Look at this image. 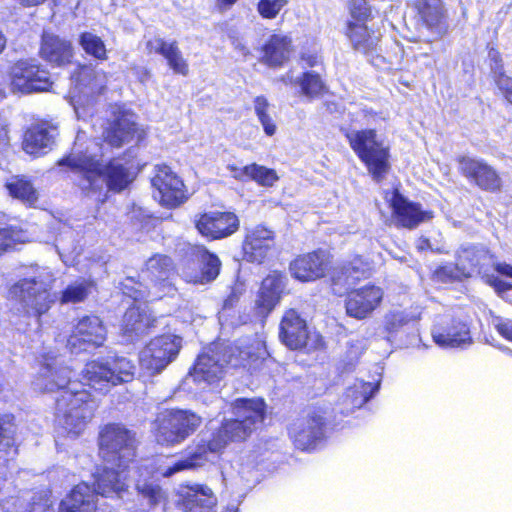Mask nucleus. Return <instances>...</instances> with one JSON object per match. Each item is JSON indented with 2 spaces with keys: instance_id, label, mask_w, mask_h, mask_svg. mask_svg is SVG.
Here are the masks:
<instances>
[{
  "instance_id": "1",
  "label": "nucleus",
  "mask_w": 512,
  "mask_h": 512,
  "mask_svg": "<svg viewBox=\"0 0 512 512\" xmlns=\"http://www.w3.org/2000/svg\"><path fill=\"white\" fill-rule=\"evenodd\" d=\"M70 375V369L61 366L57 356L49 352L40 358V369L33 386L41 392L61 390L60 396L56 399V424L63 433L77 437L92 419L97 404L85 389L78 390L76 384L67 387L71 384Z\"/></svg>"
},
{
  "instance_id": "2",
  "label": "nucleus",
  "mask_w": 512,
  "mask_h": 512,
  "mask_svg": "<svg viewBox=\"0 0 512 512\" xmlns=\"http://www.w3.org/2000/svg\"><path fill=\"white\" fill-rule=\"evenodd\" d=\"M83 138L78 133L71 153L59 160L58 165L68 167L77 175L76 184L86 197L103 203L108 191L121 192L133 181V176L119 159L105 163L104 146L96 140L88 141L83 147Z\"/></svg>"
},
{
  "instance_id": "3",
  "label": "nucleus",
  "mask_w": 512,
  "mask_h": 512,
  "mask_svg": "<svg viewBox=\"0 0 512 512\" xmlns=\"http://www.w3.org/2000/svg\"><path fill=\"white\" fill-rule=\"evenodd\" d=\"M99 452L106 466L95 472L98 491L105 497L119 495L127 486V469L135 457V436L122 425L108 424L99 435Z\"/></svg>"
},
{
  "instance_id": "4",
  "label": "nucleus",
  "mask_w": 512,
  "mask_h": 512,
  "mask_svg": "<svg viewBox=\"0 0 512 512\" xmlns=\"http://www.w3.org/2000/svg\"><path fill=\"white\" fill-rule=\"evenodd\" d=\"M237 350L238 357L234 358L232 354L228 357L226 349L218 344L209 346L198 356L186 381L191 379L205 389L207 386L217 384L223 378L228 364L234 367L239 365L256 367V362L264 360L268 355L265 343L258 338L254 339L249 346L237 347Z\"/></svg>"
},
{
  "instance_id": "5",
  "label": "nucleus",
  "mask_w": 512,
  "mask_h": 512,
  "mask_svg": "<svg viewBox=\"0 0 512 512\" xmlns=\"http://www.w3.org/2000/svg\"><path fill=\"white\" fill-rule=\"evenodd\" d=\"M55 276L48 268L37 269L33 275L22 278L10 286L8 298L28 316L38 320L56 301L52 292Z\"/></svg>"
},
{
  "instance_id": "6",
  "label": "nucleus",
  "mask_w": 512,
  "mask_h": 512,
  "mask_svg": "<svg viewBox=\"0 0 512 512\" xmlns=\"http://www.w3.org/2000/svg\"><path fill=\"white\" fill-rule=\"evenodd\" d=\"M173 262L170 257L155 255L151 257L141 271L140 281L128 277L121 284L124 295L136 302L147 298L152 300L172 296L176 288L172 282Z\"/></svg>"
},
{
  "instance_id": "7",
  "label": "nucleus",
  "mask_w": 512,
  "mask_h": 512,
  "mask_svg": "<svg viewBox=\"0 0 512 512\" xmlns=\"http://www.w3.org/2000/svg\"><path fill=\"white\" fill-rule=\"evenodd\" d=\"M201 423L202 418L190 410H165L154 422L155 439L163 446L181 444L195 433Z\"/></svg>"
},
{
  "instance_id": "8",
  "label": "nucleus",
  "mask_w": 512,
  "mask_h": 512,
  "mask_svg": "<svg viewBox=\"0 0 512 512\" xmlns=\"http://www.w3.org/2000/svg\"><path fill=\"white\" fill-rule=\"evenodd\" d=\"M135 365L129 359L109 356L88 362L83 370V380L95 390L103 391L110 385H118L133 379Z\"/></svg>"
},
{
  "instance_id": "9",
  "label": "nucleus",
  "mask_w": 512,
  "mask_h": 512,
  "mask_svg": "<svg viewBox=\"0 0 512 512\" xmlns=\"http://www.w3.org/2000/svg\"><path fill=\"white\" fill-rule=\"evenodd\" d=\"M49 73L42 69L34 59L17 61L10 72V82L0 73V99L5 97L7 89L24 94L47 91L51 86Z\"/></svg>"
},
{
  "instance_id": "10",
  "label": "nucleus",
  "mask_w": 512,
  "mask_h": 512,
  "mask_svg": "<svg viewBox=\"0 0 512 512\" xmlns=\"http://www.w3.org/2000/svg\"><path fill=\"white\" fill-rule=\"evenodd\" d=\"M235 419L226 421L219 429L229 442L241 441L257 429L265 417V403L261 399H237L234 402Z\"/></svg>"
},
{
  "instance_id": "11",
  "label": "nucleus",
  "mask_w": 512,
  "mask_h": 512,
  "mask_svg": "<svg viewBox=\"0 0 512 512\" xmlns=\"http://www.w3.org/2000/svg\"><path fill=\"white\" fill-rule=\"evenodd\" d=\"M228 443L229 440L224 435L219 436L218 430L210 440L201 439L190 447L185 457L158 467L157 473L163 477H170L185 470L201 468L207 463H212Z\"/></svg>"
},
{
  "instance_id": "12",
  "label": "nucleus",
  "mask_w": 512,
  "mask_h": 512,
  "mask_svg": "<svg viewBox=\"0 0 512 512\" xmlns=\"http://www.w3.org/2000/svg\"><path fill=\"white\" fill-rule=\"evenodd\" d=\"M457 171L472 187L486 193L498 194L504 182L500 172L479 157L458 155L455 159Z\"/></svg>"
},
{
  "instance_id": "13",
  "label": "nucleus",
  "mask_w": 512,
  "mask_h": 512,
  "mask_svg": "<svg viewBox=\"0 0 512 512\" xmlns=\"http://www.w3.org/2000/svg\"><path fill=\"white\" fill-rule=\"evenodd\" d=\"M182 339L176 335L165 334L152 339L140 352L142 369L149 375L162 372L174 361L181 349Z\"/></svg>"
},
{
  "instance_id": "14",
  "label": "nucleus",
  "mask_w": 512,
  "mask_h": 512,
  "mask_svg": "<svg viewBox=\"0 0 512 512\" xmlns=\"http://www.w3.org/2000/svg\"><path fill=\"white\" fill-rule=\"evenodd\" d=\"M351 148L365 163L373 178L380 182L384 172V147L373 130H351L346 133Z\"/></svg>"
},
{
  "instance_id": "15",
  "label": "nucleus",
  "mask_w": 512,
  "mask_h": 512,
  "mask_svg": "<svg viewBox=\"0 0 512 512\" xmlns=\"http://www.w3.org/2000/svg\"><path fill=\"white\" fill-rule=\"evenodd\" d=\"M151 185L153 198L163 206L176 207L186 199L183 181L166 165L155 166Z\"/></svg>"
},
{
  "instance_id": "16",
  "label": "nucleus",
  "mask_w": 512,
  "mask_h": 512,
  "mask_svg": "<svg viewBox=\"0 0 512 512\" xmlns=\"http://www.w3.org/2000/svg\"><path fill=\"white\" fill-rule=\"evenodd\" d=\"M325 424L323 414L316 411L294 422L289 435L295 447L302 451L315 450L325 438Z\"/></svg>"
},
{
  "instance_id": "17",
  "label": "nucleus",
  "mask_w": 512,
  "mask_h": 512,
  "mask_svg": "<svg viewBox=\"0 0 512 512\" xmlns=\"http://www.w3.org/2000/svg\"><path fill=\"white\" fill-rule=\"evenodd\" d=\"M454 257L465 281L482 279L492 269L493 255L488 248L479 244L461 245Z\"/></svg>"
},
{
  "instance_id": "18",
  "label": "nucleus",
  "mask_w": 512,
  "mask_h": 512,
  "mask_svg": "<svg viewBox=\"0 0 512 512\" xmlns=\"http://www.w3.org/2000/svg\"><path fill=\"white\" fill-rule=\"evenodd\" d=\"M106 337V329L97 316H85L75 326L67 340L71 353L87 351L89 348L101 346Z\"/></svg>"
},
{
  "instance_id": "19",
  "label": "nucleus",
  "mask_w": 512,
  "mask_h": 512,
  "mask_svg": "<svg viewBox=\"0 0 512 512\" xmlns=\"http://www.w3.org/2000/svg\"><path fill=\"white\" fill-rule=\"evenodd\" d=\"M390 207L396 225L401 228L413 230L434 218L432 210H423L419 202L409 201L398 190L393 192Z\"/></svg>"
},
{
  "instance_id": "20",
  "label": "nucleus",
  "mask_w": 512,
  "mask_h": 512,
  "mask_svg": "<svg viewBox=\"0 0 512 512\" xmlns=\"http://www.w3.org/2000/svg\"><path fill=\"white\" fill-rule=\"evenodd\" d=\"M195 223L199 233L210 239L228 237L239 228V219L232 212H207L200 215Z\"/></svg>"
},
{
  "instance_id": "21",
  "label": "nucleus",
  "mask_w": 512,
  "mask_h": 512,
  "mask_svg": "<svg viewBox=\"0 0 512 512\" xmlns=\"http://www.w3.org/2000/svg\"><path fill=\"white\" fill-rule=\"evenodd\" d=\"M197 262H189L182 269L185 281L194 284H206L213 281L220 271V260L203 247L197 248Z\"/></svg>"
},
{
  "instance_id": "22",
  "label": "nucleus",
  "mask_w": 512,
  "mask_h": 512,
  "mask_svg": "<svg viewBox=\"0 0 512 512\" xmlns=\"http://www.w3.org/2000/svg\"><path fill=\"white\" fill-rule=\"evenodd\" d=\"M274 247V232L262 225L249 229L243 242L244 256L250 262L262 263Z\"/></svg>"
},
{
  "instance_id": "23",
  "label": "nucleus",
  "mask_w": 512,
  "mask_h": 512,
  "mask_svg": "<svg viewBox=\"0 0 512 512\" xmlns=\"http://www.w3.org/2000/svg\"><path fill=\"white\" fill-rule=\"evenodd\" d=\"M179 497V504L185 512H215L217 497L205 484L194 483L182 487Z\"/></svg>"
},
{
  "instance_id": "24",
  "label": "nucleus",
  "mask_w": 512,
  "mask_h": 512,
  "mask_svg": "<svg viewBox=\"0 0 512 512\" xmlns=\"http://www.w3.org/2000/svg\"><path fill=\"white\" fill-rule=\"evenodd\" d=\"M93 488L86 482L76 485L70 493L60 502L58 512H95L96 494L98 491L97 474H93Z\"/></svg>"
},
{
  "instance_id": "25",
  "label": "nucleus",
  "mask_w": 512,
  "mask_h": 512,
  "mask_svg": "<svg viewBox=\"0 0 512 512\" xmlns=\"http://www.w3.org/2000/svg\"><path fill=\"white\" fill-rule=\"evenodd\" d=\"M383 297L381 288L366 286L351 291L346 300V312L349 316L365 318L379 304Z\"/></svg>"
},
{
  "instance_id": "26",
  "label": "nucleus",
  "mask_w": 512,
  "mask_h": 512,
  "mask_svg": "<svg viewBox=\"0 0 512 512\" xmlns=\"http://www.w3.org/2000/svg\"><path fill=\"white\" fill-rule=\"evenodd\" d=\"M287 278L284 274L273 271L262 281L256 305L258 313L268 315L281 299Z\"/></svg>"
},
{
  "instance_id": "27",
  "label": "nucleus",
  "mask_w": 512,
  "mask_h": 512,
  "mask_svg": "<svg viewBox=\"0 0 512 512\" xmlns=\"http://www.w3.org/2000/svg\"><path fill=\"white\" fill-rule=\"evenodd\" d=\"M261 52V63L273 68L281 67L293 52L292 39L283 33H273L262 46Z\"/></svg>"
},
{
  "instance_id": "28",
  "label": "nucleus",
  "mask_w": 512,
  "mask_h": 512,
  "mask_svg": "<svg viewBox=\"0 0 512 512\" xmlns=\"http://www.w3.org/2000/svg\"><path fill=\"white\" fill-rule=\"evenodd\" d=\"M305 321L294 309L285 312L280 323V338L290 349L296 350L304 347L307 340Z\"/></svg>"
},
{
  "instance_id": "29",
  "label": "nucleus",
  "mask_w": 512,
  "mask_h": 512,
  "mask_svg": "<svg viewBox=\"0 0 512 512\" xmlns=\"http://www.w3.org/2000/svg\"><path fill=\"white\" fill-rule=\"evenodd\" d=\"M291 275L301 281H315L325 274L324 255L319 252L308 253L296 258L289 266Z\"/></svg>"
},
{
  "instance_id": "30",
  "label": "nucleus",
  "mask_w": 512,
  "mask_h": 512,
  "mask_svg": "<svg viewBox=\"0 0 512 512\" xmlns=\"http://www.w3.org/2000/svg\"><path fill=\"white\" fill-rule=\"evenodd\" d=\"M40 54L49 63L62 66L70 63L73 49L69 41L45 31L42 35Z\"/></svg>"
},
{
  "instance_id": "31",
  "label": "nucleus",
  "mask_w": 512,
  "mask_h": 512,
  "mask_svg": "<svg viewBox=\"0 0 512 512\" xmlns=\"http://www.w3.org/2000/svg\"><path fill=\"white\" fill-rule=\"evenodd\" d=\"M432 338L442 348H458L472 343L468 325L457 319H452L446 327L434 331Z\"/></svg>"
},
{
  "instance_id": "32",
  "label": "nucleus",
  "mask_w": 512,
  "mask_h": 512,
  "mask_svg": "<svg viewBox=\"0 0 512 512\" xmlns=\"http://www.w3.org/2000/svg\"><path fill=\"white\" fill-rule=\"evenodd\" d=\"M146 49L149 53L162 55L174 73L184 76L188 74V64L176 41L167 42L160 37H154L146 42Z\"/></svg>"
},
{
  "instance_id": "33",
  "label": "nucleus",
  "mask_w": 512,
  "mask_h": 512,
  "mask_svg": "<svg viewBox=\"0 0 512 512\" xmlns=\"http://www.w3.org/2000/svg\"><path fill=\"white\" fill-rule=\"evenodd\" d=\"M135 133V115L131 112L123 111L105 130L104 138L110 146L120 147L124 143L129 142Z\"/></svg>"
},
{
  "instance_id": "34",
  "label": "nucleus",
  "mask_w": 512,
  "mask_h": 512,
  "mask_svg": "<svg viewBox=\"0 0 512 512\" xmlns=\"http://www.w3.org/2000/svg\"><path fill=\"white\" fill-rule=\"evenodd\" d=\"M412 8L420 22L428 29L438 28L445 23L443 0H413Z\"/></svg>"
},
{
  "instance_id": "35",
  "label": "nucleus",
  "mask_w": 512,
  "mask_h": 512,
  "mask_svg": "<svg viewBox=\"0 0 512 512\" xmlns=\"http://www.w3.org/2000/svg\"><path fill=\"white\" fill-rule=\"evenodd\" d=\"M155 319L146 304L131 306L123 317V332L132 338L144 333L154 323Z\"/></svg>"
},
{
  "instance_id": "36",
  "label": "nucleus",
  "mask_w": 512,
  "mask_h": 512,
  "mask_svg": "<svg viewBox=\"0 0 512 512\" xmlns=\"http://www.w3.org/2000/svg\"><path fill=\"white\" fill-rule=\"evenodd\" d=\"M54 135L44 125H35L29 128L23 140V149L26 153L40 156L47 153L53 144Z\"/></svg>"
},
{
  "instance_id": "37",
  "label": "nucleus",
  "mask_w": 512,
  "mask_h": 512,
  "mask_svg": "<svg viewBox=\"0 0 512 512\" xmlns=\"http://www.w3.org/2000/svg\"><path fill=\"white\" fill-rule=\"evenodd\" d=\"M370 276V267L362 258L355 257L347 266L341 268L340 271L334 272L332 276V284L335 286H343L345 289L354 286L359 280Z\"/></svg>"
},
{
  "instance_id": "38",
  "label": "nucleus",
  "mask_w": 512,
  "mask_h": 512,
  "mask_svg": "<svg viewBox=\"0 0 512 512\" xmlns=\"http://www.w3.org/2000/svg\"><path fill=\"white\" fill-rule=\"evenodd\" d=\"M365 23L348 21L346 35L356 50L368 54L380 42V37L370 34Z\"/></svg>"
},
{
  "instance_id": "39",
  "label": "nucleus",
  "mask_w": 512,
  "mask_h": 512,
  "mask_svg": "<svg viewBox=\"0 0 512 512\" xmlns=\"http://www.w3.org/2000/svg\"><path fill=\"white\" fill-rule=\"evenodd\" d=\"M380 382L376 384L359 381L347 389L345 403L351 406V409L362 407L379 389Z\"/></svg>"
},
{
  "instance_id": "40",
  "label": "nucleus",
  "mask_w": 512,
  "mask_h": 512,
  "mask_svg": "<svg viewBox=\"0 0 512 512\" xmlns=\"http://www.w3.org/2000/svg\"><path fill=\"white\" fill-rule=\"evenodd\" d=\"M5 187L9 194L24 203L32 205L37 200V193L30 181L24 177L14 176L10 178Z\"/></svg>"
},
{
  "instance_id": "41",
  "label": "nucleus",
  "mask_w": 512,
  "mask_h": 512,
  "mask_svg": "<svg viewBox=\"0 0 512 512\" xmlns=\"http://www.w3.org/2000/svg\"><path fill=\"white\" fill-rule=\"evenodd\" d=\"M421 308L418 305H411L401 311H393L386 321V330L393 332L410 323H415L421 318Z\"/></svg>"
},
{
  "instance_id": "42",
  "label": "nucleus",
  "mask_w": 512,
  "mask_h": 512,
  "mask_svg": "<svg viewBox=\"0 0 512 512\" xmlns=\"http://www.w3.org/2000/svg\"><path fill=\"white\" fill-rule=\"evenodd\" d=\"M253 108L258 121L263 127L264 133L267 136H273L277 131L275 124L272 106L264 96H257L253 101Z\"/></svg>"
},
{
  "instance_id": "43",
  "label": "nucleus",
  "mask_w": 512,
  "mask_h": 512,
  "mask_svg": "<svg viewBox=\"0 0 512 512\" xmlns=\"http://www.w3.org/2000/svg\"><path fill=\"white\" fill-rule=\"evenodd\" d=\"M431 279L435 283L439 284H454L465 282L456 260L453 263L445 262L436 266L431 273Z\"/></svg>"
},
{
  "instance_id": "44",
  "label": "nucleus",
  "mask_w": 512,
  "mask_h": 512,
  "mask_svg": "<svg viewBox=\"0 0 512 512\" xmlns=\"http://www.w3.org/2000/svg\"><path fill=\"white\" fill-rule=\"evenodd\" d=\"M298 86L301 93L308 99L320 97L326 89L321 77L313 71L304 72L299 76Z\"/></svg>"
},
{
  "instance_id": "45",
  "label": "nucleus",
  "mask_w": 512,
  "mask_h": 512,
  "mask_svg": "<svg viewBox=\"0 0 512 512\" xmlns=\"http://www.w3.org/2000/svg\"><path fill=\"white\" fill-rule=\"evenodd\" d=\"M79 43L86 54L100 61L107 59L105 44L99 36L90 32H84L80 35Z\"/></svg>"
},
{
  "instance_id": "46",
  "label": "nucleus",
  "mask_w": 512,
  "mask_h": 512,
  "mask_svg": "<svg viewBox=\"0 0 512 512\" xmlns=\"http://www.w3.org/2000/svg\"><path fill=\"white\" fill-rule=\"evenodd\" d=\"M90 287V282L86 280L73 282L61 292L60 303L75 304L84 301L90 293Z\"/></svg>"
},
{
  "instance_id": "47",
  "label": "nucleus",
  "mask_w": 512,
  "mask_h": 512,
  "mask_svg": "<svg viewBox=\"0 0 512 512\" xmlns=\"http://www.w3.org/2000/svg\"><path fill=\"white\" fill-rule=\"evenodd\" d=\"M55 241V247L64 263H68L70 256L78 254L76 235L71 228H65Z\"/></svg>"
},
{
  "instance_id": "48",
  "label": "nucleus",
  "mask_w": 512,
  "mask_h": 512,
  "mask_svg": "<svg viewBox=\"0 0 512 512\" xmlns=\"http://www.w3.org/2000/svg\"><path fill=\"white\" fill-rule=\"evenodd\" d=\"M248 180H253L264 187H272L279 179L274 169L256 163L247 165Z\"/></svg>"
},
{
  "instance_id": "49",
  "label": "nucleus",
  "mask_w": 512,
  "mask_h": 512,
  "mask_svg": "<svg viewBox=\"0 0 512 512\" xmlns=\"http://www.w3.org/2000/svg\"><path fill=\"white\" fill-rule=\"evenodd\" d=\"M26 233L17 227L0 228V256L13 249L17 244L26 242Z\"/></svg>"
},
{
  "instance_id": "50",
  "label": "nucleus",
  "mask_w": 512,
  "mask_h": 512,
  "mask_svg": "<svg viewBox=\"0 0 512 512\" xmlns=\"http://www.w3.org/2000/svg\"><path fill=\"white\" fill-rule=\"evenodd\" d=\"M105 74L84 68L80 72V85L92 94L101 93L105 87Z\"/></svg>"
},
{
  "instance_id": "51",
  "label": "nucleus",
  "mask_w": 512,
  "mask_h": 512,
  "mask_svg": "<svg viewBox=\"0 0 512 512\" xmlns=\"http://www.w3.org/2000/svg\"><path fill=\"white\" fill-rule=\"evenodd\" d=\"M287 4V0H259L257 12L264 19H275Z\"/></svg>"
},
{
  "instance_id": "52",
  "label": "nucleus",
  "mask_w": 512,
  "mask_h": 512,
  "mask_svg": "<svg viewBox=\"0 0 512 512\" xmlns=\"http://www.w3.org/2000/svg\"><path fill=\"white\" fill-rule=\"evenodd\" d=\"M349 13L354 22H367L373 17L372 9L366 0H351Z\"/></svg>"
},
{
  "instance_id": "53",
  "label": "nucleus",
  "mask_w": 512,
  "mask_h": 512,
  "mask_svg": "<svg viewBox=\"0 0 512 512\" xmlns=\"http://www.w3.org/2000/svg\"><path fill=\"white\" fill-rule=\"evenodd\" d=\"M14 425L12 417L0 418V451H6L13 446Z\"/></svg>"
},
{
  "instance_id": "54",
  "label": "nucleus",
  "mask_w": 512,
  "mask_h": 512,
  "mask_svg": "<svg viewBox=\"0 0 512 512\" xmlns=\"http://www.w3.org/2000/svg\"><path fill=\"white\" fill-rule=\"evenodd\" d=\"M136 487L138 491L148 499L149 503L157 504L162 498V490L159 485L153 482L137 481Z\"/></svg>"
},
{
  "instance_id": "55",
  "label": "nucleus",
  "mask_w": 512,
  "mask_h": 512,
  "mask_svg": "<svg viewBox=\"0 0 512 512\" xmlns=\"http://www.w3.org/2000/svg\"><path fill=\"white\" fill-rule=\"evenodd\" d=\"M17 502L16 499L0 502V512H16ZM30 512H52V510L46 501L45 503H33Z\"/></svg>"
},
{
  "instance_id": "56",
  "label": "nucleus",
  "mask_w": 512,
  "mask_h": 512,
  "mask_svg": "<svg viewBox=\"0 0 512 512\" xmlns=\"http://www.w3.org/2000/svg\"><path fill=\"white\" fill-rule=\"evenodd\" d=\"M495 84L503 98L512 106V77L500 74L495 79Z\"/></svg>"
},
{
  "instance_id": "57",
  "label": "nucleus",
  "mask_w": 512,
  "mask_h": 512,
  "mask_svg": "<svg viewBox=\"0 0 512 512\" xmlns=\"http://www.w3.org/2000/svg\"><path fill=\"white\" fill-rule=\"evenodd\" d=\"M488 57L490 61L494 64V67L492 69L493 79L495 80L497 77L500 76V74L506 75L504 71L502 55L496 47L489 48Z\"/></svg>"
},
{
  "instance_id": "58",
  "label": "nucleus",
  "mask_w": 512,
  "mask_h": 512,
  "mask_svg": "<svg viewBox=\"0 0 512 512\" xmlns=\"http://www.w3.org/2000/svg\"><path fill=\"white\" fill-rule=\"evenodd\" d=\"M494 328L502 338L512 342V319L499 318L494 324Z\"/></svg>"
},
{
  "instance_id": "59",
  "label": "nucleus",
  "mask_w": 512,
  "mask_h": 512,
  "mask_svg": "<svg viewBox=\"0 0 512 512\" xmlns=\"http://www.w3.org/2000/svg\"><path fill=\"white\" fill-rule=\"evenodd\" d=\"M482 280L499 293L506 292L512 288V285L499 279L498 277L493 276L490 274V272H487L486 276H484Z\"/></svg>"
},
{
  "instance_id": "60",
  "label": "nucleus",
  "mask_w": 512,
  "mask_h": 512,
  "mask_svg": "<svg viewBox=\"0 0 512 512\" xmlns=\"http://www.w3.org/2000/svg\"><path fill=\"white\" fill-rule=\"evenodd\" d=\"M72 105L74 107V111L78 119H85L86 117L92 116L93 114V106L90 103L87 105H83L80 99H78L73 100Z\"/></svg>"
},
{
  "instance_id": "61",
  "label": "nucleus",
  "mask_w": 512,
  "mask_h": 512,
  "mask_svg": "<svg viewBox=\"0 0 512 512\" xmlns=\"http://www.w3.org/2000/svg\"><path fill=\"white\" fill-rule=\"evenodd\" d=\"M301 61L308 67L318 66L322 60L317 52H304L301 55Z\"/></svg>"
},
{
  "instance_id": "62",
  "label": "nucleus",
  "mask_w": 512,
  "mask_h": 512,
  "mask_svg": "<svg viewBox=\"0 0 512 512\" xmlns=\"http://www.w3.org/2000/svg\"><path fill=\"white\" fill-rule=\"evenodd\" d=\"M227 169L235 179L240 181L248 180V173L246 172L247 166L237 167L235 165H228Z\"/></svg>"
},
{
  "instance_id": "63",
  "label": "nucleus",
  "mask_w": 512,
  "mask_h": 512,
  "mask_svg": "<svg viewBox=\"0 0 512 512\" xmlns=\"http://www.w3.org/2000/svg\"><path fill=\"white\" fill-rule=\"evenodd\" d=\"M492 268H494L495 271H497L499 274L512 278V265L508 264L506 262H500L496 263L495 265L492 264Z\"/></svg>"
},
{
  "instance_id": "64",
  "label": "nucleus",
  "mask_w": 512,
  "mask_h": 512,
  "mask_svg": "<svg viewBox=\"0 0 512 512\" xmlns=\"http://www.w3.org/2000/svg\"><path fill=\"white\" fill-rule=\"evenodd\" d=\"M238 0H216V7L219 11L229 10Z\"/></svg>"
}]
</instances>
